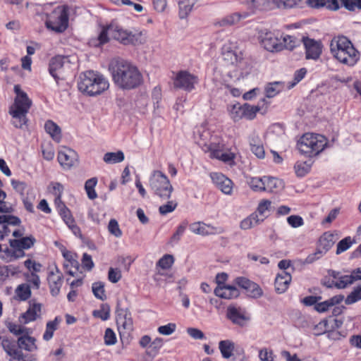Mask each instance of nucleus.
<instances>
[{"mask_svg": "<svg viewBox=\"0 0 361 361\" xmlns=\"http://www.w3.org/2000/svg\"><path fill=\"white\" fill-rule=\"evenodd\" d=\"M356 240L355 239H352L350 236H347L340 240L337 244L336 248V255H340L342 252L348 250L353 244L356 243Z\"/></svg>", "mask_w": 361, "mask_h": 361, "instance_id": "obj_42", "label": "nucleus"}, {"mask_svg": "<svg viewBox=\"0 0 361 361\" xmlns=\"http://www.w3.org/2000/svg\"><path fill=\"white\" fill-rule=\"evenodd\" d=\"M177 206L178 203L176 201H168L166 204L159 207V212L161 215H166L169 213L173 212L177 207Z\"/></svg>", "mask_w": 361, "mask_h": 361, "instance_id": "obj_55", "label": "nucleus"}, {"mask_svg": "<svg viewBox=\"0 0 361 361\" xmlns=\"http://www.w3.org/2000/svg\"><path fill=\"white\" fill-rule=\"evenodd\" d=\"M327 139L321 134L305 133L298 140L299 151L309 157L319 154L327 146Z\"/></svg>", "mask_w": 361, "mask_h": 361, "instance_id": "obj_5", "label": "nucleus"}, {"mask_svg": "<svg viewBox=\"0 0 361 361\" xmlns=\"http://www.w3.org/2000/svg\"><path fill=\"white\" fill-rule=\"evenodd\" d=\"M174 262V257L171 255H164L157 263V266L162 269H169Z\"/></svg>", "mask_w": 361, "mask_h": 361, "instance_id": "obj_50", "label": "nucleus"}, {"mask_svg": "<svg viewBox=\"0 0 361 361\" xmlns=\"http://www.w3.org/2000/svg\"><path fill=\"white\" fill-rule=\"evenodd\" d=\"M5 325L8 328V331L13 334L14 335L23 336V326L16 324V322H13L9 319H6L5 321Z\"/></svg>", "mask_w": 361, "mask_h": 361, "instance_id": "obj_54", "label": "nucleus"}, {"mask_svg": "<svg viewBox=\"0 0 361 361\" xmlns=\"http://www.w3.org/2000/svg\"><path fill=\"white\" fill-rule=\"evenodd\" d=\"M264 176L262 178L254 177L250 179L249 181V185L250 188L254 191H264Z\"/></svg>", "mask_w": 361, "mask_h": 361, "instance_id": "obj_52", "label": "nucleus"}, {"mask_svg": "<svg viewBox=\"0 0 361 361\" xmlns=\"http://www.w3.org/2000/svg\"><path fill=\"white\" fill-rule=\"evenodd\" d=\"M359 280H361V267L352 270L350 274L341 273L339 281H336V288H345Z\"/></svg>", "mask_w": 361, "mask_h": 361, "instance_id": "obj_21", "label": "nucleus"}, {"mask_svg": "<svg viewBox=\"0 0 361 361\" xmlns=\"http://www.w3.org/2000/svg\"><path fill=\"white\" fill-rule=\"evenodd\" d=\"M3 348L10 357V360H20L23 359V336L17 341L5 338L1 342Z\"/></svg>", "mask_w": 361, "mask_h": 361, "instance_id": "obj_14", "label": "nucleus"}, {"mask_svg": "<svg viewBox=\"0 0 361 361\" xmlns=\"http://www.w3.org/2000/svg\"><path fill=\"white\" fill-rule=\"evenodd\" d=\"M282 84L279 82L269 83L265 87L266 97L272 98L278 94L282 90Z\"/></svg>", "mask_w": 361, "mask_h": 361, "instance_id": "obj_41", "label": "nucleus"}, {"mask_svg": "<svg viewBox=\"0 0 361 361\" xmlns=\"http://www.w3.org/2000/svg\"><path fill=\"white\" fill-rule=\"evenodd\" d=\"M97 183V178H90L85 183V189L87 192V195L90 200H94L97 197V194L94 190Z\"/></svg>", "mask_w": 361, "mask_h": 361, "instance_id": "obj_38", "label": "nucleus"}, {"mask_svg": "<svg viewBox=\"0 0 361 361\" xmlns=\"http://www.w3.org/2000/svg\"><path fill=\"white\" fill-rule=\"evenodd\" d=\"M260 43L262 46L269 51H280L283 50V43L271 32H266L260 35Z\"/></svg>", "mask_w": 361, "mask_h": 361, "instance_id": "obj_18", "label": "nucleus"}, {"mask_svg": "<svg viewBox=\"0 0 361 361\" xmlns=\"http://www.w3.org/2000/svg\"><path fill=\"white\" fill-rule=\"evenodd\" d=\"M341 4L348 11L361 10V0H340Z\"/></svg>", "mask_w": 361, "mask_h": 361, "instance_id": "obj_58", "label": "nucleus"}, {"mask_svg": "<svg viewBox=\"0 0 361 361\" xmlns=\"http://www.w3.org/2000/svg\"><path fill=\"white\" fill-rule=\"evenodd\" d=\"M343 299L344 296L343 295H336L324 302H317L316 306L314 307V309L319 313L326 312L330 307L340 304Z\"/></svg>", "mask_w": 361, "mask_h": 361, "instance_id": "obj_27", "label": "nucleus"}, {"mask_svg": "<svg viewBox=\"0 0 361 361\" xmlns=\"http://www.w3.org/2000/svg\"><path fill=\"white\" fill-rule=\"evenodd\" d=\"M57 160L63 169L68 170L77 164L78 155L75 150L63 147L58 152Z\"/></svg>", "mask_w": 361, "mask_h": 361, "instance_id": "obj_15", "label": "nucleus"}, {"mask_svg": "<svg viewBox=\"0 0 361 361\" xmlns=\"http://www.w3.org/2000/svg\"><path fill=\"white\" fill-rule=\"evenodd\" d=\"M63 276L57 267L55 270H51L48 273L47 281L50 289V293L52 296H56L59 294L63 284Z\"/></svg>", "mask_w": 361, "mask_h": 361, "instance_id": "obj_20", "label": "nucleus"}, {"mask_svg": "<svg viewBox=\"0 0 361 361\" xmlns=\"http://www.w3.org/2000/svg\"><path fill=\"white\" fill-rule=\"evenodd\" d=\"M223 145H216L211 143L209 150L211 153V157L219 159L225 163H228L233 160L234 154L233 153L224 152L223 151Z\"/></svg>", "mask_w": 361, "mask_h": 361, "instance_id": "obj_23", "label": "nucleus"}, {"mask_svg": "<svg viewBox=\"0 0 361 361\" xmlns=\"http://www.w3.org/2000/svg\"><path fill=\"white\" fill-rule=\"evenodd\" d=\"M264 191L269 192H275L281 190L283 187V184L281 180L271 177V176H264Z\"/></svg>", "mask_w": 361, "mask_h": 361, "instance_id": "obj_31", "label": "nucleus"}, {"mask_svg": "<svg viewBox=\"0 0 361 361\" xmlns=\"http://www.w3.org/2000/svg\"><path fill=\"white\" fill-rule=\"evenodd\" d=\"M307 4L312 8L326 7L331 11H336L340 8L338 0H307Z\"/></svg>", "mask_w": 361, "mask_h": 361, "instance_id": "obj_28", "label": "nucleus"}, {"mask_svg": "<svg viewBox=\"0 0 361 361\" xmlns=\"http://www.w3.org/2000/svg\"><path fill=\"white\" fill-rule=\"evenodd\" d=\"M124 154L122 151L116 152H107L104 155L103 160L106 164L120 163L124 160Z\"/></svg>", "mask_w": 361, "mask_h": 361, "instance_id": "obj_37", "label": "nucleus"}, {"mask_svg": "<svg viewBox=\"0 0 361 361\" xmlns=\"http://www.w3.org/2000/svg\"><path fill=\"white\" fill-rule=\"evenodd\" d=\"M291 279L290 274L287 271H283L281 274H279L274 281L276 291L278 293H284L288 289Z\"/></svg>", "mask_w": 361, "mask_h": 361, "instance_id": "obj_25", "label": "nucleus"}, {"mask_svg": "<svg viewBox=\"0 0 361 361\" xmlns=\"http://www.w3.org/2000/svg\"><path fill=\"white\" fill-rule=\"evenodd\" d=\"M250 14L248 12L233 13L224 17L219 22L220 26H231L237 24L241 19H245Z\"/></svg>", "mask_w": 361, "mask_h": 361, "instance_id": "obj_29", "label": "nucleus"}, {"mask_svg": "<svg viewBox=\"0 0 361 361\" xmlns=\"http://www.w3.org/2000/svg\"><path fill=\"white\" fill-rule=\"evenodd\" d=\"M116 324L121 342L128 340L133 330L132 315L128 309H118L116 310Z\"/></svg>", "mask_w": 361, "mask_h": 361, "instance_id": "obj_9", "label": "nucleus"}, {"mask_svg": "<svg viewBox=\"0 0 361 361\" xmlns=\"http://www.w3.org/2000/svg\"><path fill=\"white\" fill-rule=\"evenodd\" d=\"M260 110L258 106H252L249 104L243 105V118L248 120H252L255 118L257 113Z\"/></svg>", "mask_w": 361, "mask_h": 361, "instance_id": "obj_44", "label": "nucleus"}, {"mask_svg": "<svg viewBox=\"0 0 361 361\" xmlns=\"http://www.w3.org/2000/svg\"><path fill=\"white\" fill-rule=\"evenodd\" d=\"M24 267L27 272L24 273V278L29 283L32 284V288L39 289L40 286V279L38 275L42 268V264L35 259L29 257L24 261Z\"/></svg>", "mask_w": 361, "mask_h": 361, "instance_id": "obj_12", "label": "nucleus"}, {"mask_svg": "<svg viewBox=\"0 0 361 361\" xmlns=\"http://www.w3.org/2000/svg\"><path fill=\"white\" fill-rule=\"evenodd\" d=\"M329 323L327 319H323L313 326V334L320 336L327 332Z\"/></svg>", "mask_w": 361, "mask_h": 361, "instance_id": "obj_51", "label": "nucleus"}, {"mask_svg": "<svg viewBox=\"0 0 361 361\" xmlns=\"http://www.w3.org/2000/svg\"><path fill=\"white\" fill-rule=\"evenodd\" d=\"M14 91L16 93V97L13 104L9 108V114L12 116V124L17 128L23 126L21 121L23 118V91L20 85L14 86Z\"/></svg>", "mask_w": 361, "mask_h": 361, "instance_id": "obj_10", "label": "nucleus"}, {"mask_svg": "<svg viewBox=\"0 0 361 361\" xmlns=\"http://www.w3.org/2000/svg\"><path fill=\"white\" fill-rule=\"evenodd\" d=\"M302 42L305 49L306 59L316 60L320 56L322 49L320 42L308 37H303Z\"/></svg>", "mask_w": 361, "mask_h": 361, "instance_id": "obj_19", "label": "nucleus"}, {"mask_svg": "<svg viewBox=\"0 0 361 361\" xmlns=\"http://www.w3.org/2000/svg\"><path fill=\"white\" fill-rule=\"evenodd\" d=\"M108 230L111 234L114 235L116 238H120L122 235V231L119 228L118 221L114 219L109 221Z\"/></svg>", "mask_w": 361, "mask_h": 361, "instance_id": "obj_56", "label": "nucleus"}, {"mask_svg": "<svg viewBox=\"0 0 361 361\" xmlns=\"http://www.w3.org/2000/svg\"><path fill=\"white\" fill-rule=\"evenodd\" d=\"M69 10L67 5L56 7L51 13L47 15V28L56 33L63 32L68 27Z\"/></svg>", "mask_w": 361, "mask_h": 361, "instance_id": "obj_7", "label": "nucleus"}, {"mask_svg": "<svg viewBox=\"0 0 361 361\" xmlns=\"http://www.w3.org/2000/svg\"><path fill=\"white\" fill-rule=\"evenodd\" d=\"M330 51L335 59L349 66H354L360 59L359 51L351 41L344 35H338L330 42Z\"/></svg>", "mask_w": 361, "mask_h": 361, "instance_id": "obj_3", "label": "nucleus"}, {"mask_svg": "<svg viewBox=\"0 0 361 361\" xmlns=\"http://www.w3.org/2000/svg\"><path fill=\"white\" fill-rule=\"evenodd\" d=\"M334 243V235L330 232H325L319 238L317 247L325 255L332 247Z\"/></svg>", "mask_w": 361, "mask_h": 361, "instance_id": "obj_26", "label": "nucleus"}, {"mask_svg": "<svg viewBox=\"0 0 361 361\" xmlns=\"http://www.w3.org/2000/svg\"><path fill=\"white\" fill-rule=\"evenodd\" d=\"M195 1L190 2V0H180L178 1L179 6V18L181 19L185 18L192 11Z\"/></svg>", "mask_w": 361, "mask_h": 361, "instance_id": "obj_34", "label": "nucleus"}, {"mask_svg": "<svg viewBox=\"0 0 361 361\" xmlns=\"http://www.w3.org/2000/svg\"><path fill=\"white\" fill-rule=\"evenodd\" d=\"M288 224L293 228H298L304 224L303 219L298 215H291L287 218Z\"/></svg>", "mask_w": 361, "mask_h": 361, "instance_id": "obj_62", "label": "nucleus"}, {"mask_svg": "<svg viewBox=\"0 0 361 361\" xmlns=\"http://www.w3.org/2000/svg\"><path fill=\"white\" fill-rule=\"evenodd\" d=\"M28 303L29 307L24 312V324L35 321L41 316L42 304L37 302L35 299L29 300Z\"/></svg>", "mask_w": 361, "mask_h": 361, "instance_id": "obj_22", "label": "nucleus"}, {"mask_svg": "<svg viewBox=\"0 0 361 361\" xmlns=\"http://www.w3.org/2000/svg\"><path fill=\"white\" fill-rule=\"evenodd\" d=\"M61 319L56 317L52 321H49L47 323L46 330L43 334V339L45 341H49L54 336V332L57 329L58 324Z\"/></svg>", "mask_w": 361, "mask_h": 361, "instance_id": "obj_35", "label": "nucleus"}, {"mask_svg": "<svg viewBox=\"0 0 361 361\" xmlns=\"http://www.w3.org/2000/svg\"><path fill=\"white\" fill-rule=\"evenodd\" d=\"M259 221L260 220L258 219V216L255 214H252L249 217L243 219L240 222V226L242 229L247 230L257 225Z\"/></svg>", "mask_w": 361, "mask_h": 361, "instance_id": "obj_46", "label": "nucleus"}, {"mask_svg": "<svg viewBox=\"0 0 361 361\" xmlns=\"http://www.w3.org/2000/svg\"><path fill=\"white\" fill-rule=\"evenodd\" d=\"M245 290L247 295L252 298H259L263 294V291L260 286L252 281Z\"/></svg>", "mask_w": 361, "mask_h": 361, "instance_id": "obj_47", "label": "nucleus"}, {"mask_svg": "<svg viewBox=\"0 0 361 361\" xmlns=\"http://www.w3.org/2000/svg\"><path fill=\"white\" fill-rule=\"evenodd\" d=\"M199 82L198 77L189 73L187 71H180L177 73L174 80L173 86L176 89L183 90L190 92Z\"/></svg>", "mask_w": 361, "mask_h": 361, "instance_id": "obj_11", "label": "nucleus"}, {"mask_svg": "<svg viewBox=\"0 0 361 361\" xmlns=\"http://www.w3.org/2000/svg\"><path fill=\"white\" fill-rule=\"evenodd\" d=\"M109 34L113 39L124 45H137L145 42V37L142 31L124 30L120 25L112 22L109 25L104 27L99 34L98 45H103L109 42Z\"/></svg>", "mask_w": 361, "mask_h": 361, "instance_id": "obj_2", "label": "nucleus"}, {"mask_svg": "<svg viewBox=\"0 0 361 361\" xmlns=\"http://www.w3.org/2000/svg\"><path fill=\"white\" fill-rule=\"evenodd\" d=\"M300 40L292 35H286L283 37V49L292 51L300 44Z\"/></svg>", "mask_w": 361, "mask_h": 361, "instance_id": "obj_39", "label": "nucleus"}, {"mask_svg": "<svg viewBox=\"0 0 361 361\" xmlns=\"http://www.w3.org/2000/svg\"><path fill=\"white\" fill-rule=\"evenodd\" d=\"M60 216L65 223H71V219H73L70 209L66 205H61L60 208L57 209Z\"/></svg>", "mask_w": 361, "mask_h": 361, "instance_id": "obj_60", "label": "nucleus"}, {"mask_svg": "<svg viewBox=\"0 0 361 361\" xmlns=\"http://www.w3.org/2000/svg\"><path fill=\"white\" fill-rule=\"evenodd\" d=\"M92 293L95 298L102 301L106 299L105 294L104 283L102 281H97L92 283Z\"/></svg>", "mask_w": 361, "mask_h": 361, "instance_id": "obj_40", "label": "nucleus"}, {"mask_svg": "<svg viewBox=\"0 0 361 361\" xmlns=\"http://www.w3.org/2000/svg\"><path fill=\"white\" fill-rule=\"evenodd\" d=\"M11 227L9 226L10 230ZM12 234L16 238L11 239L9 246L1 248V257L6 262L14 261L23 257V233L15 229L12 231Z\"/></svg>", "mask_w": 361, "mask_h": 361, "instance_id": "obj_8", "label": "nucleus"}, {"mask_svg": "<svg viewBox=\"0 0 361 361\" xmlns=\"http://www.w3.org/2000/svg\"><path fill=\"white\" fill-rule=\"evenodd\" d=\"M93 315L95 317H99L103 321H106L110 317V307L107 304H103L101 305L100 309L94 310Z\"/></svg>", "mask_w": 361, "mask_h": 361, "instance_id": "obj_49", "label": "nucleus"}, {"mask_svg": "<svg viewBox=\"0 0 361 361\" xmlns=\"http://www.w3.org/2000/svg\"><path fill=\"white\" fill-rule=\"evenodd\" d=\"M294 169L297 176L303 177L310 172L311 164L307 161H298L295 163Z\"/></svg>", "mask_w": 361, "mask_h": 361, "instance_id": "obj_45", "label": "nucleus"}, {"mask_svg": "<svg viewBox=\"0 0 361 361\" xmlns=\"http://www.w3.org/2000/svg\"><path fill=\"white\" fill-rule=\"evenodd\" d=\"M210 178L215 186L224 194L232 195L233 189V181L221 173L213 172L210 173Z\"/></svg>", "mask_w": 361, "mask_h": 361, "instance_id": "obj_17", "label": "nucleus"}, {"mask_svg": "<svg viewBox=\"0 0 361 361\" xmlns=\"http://www.w3.org/2000/svg\"><path fill=\"white\" fill-rule=\"evenodd\" d=\"M186 331L188 334L195 340H203L206 338L204 334L199 329L190 327L188 328Z\"/></svg>", "mask_w": 361, "mask_h": 361, "instance_id": "obj_63", "label": "nucleus"}, {"mask_svg": "<svg viewBox=\"0 0 361 361\" xmlns=\"http://www.w3.org/2000/svg\"><path fill=\"white\" fill-rule=\"evenodd\" d=\"M189 228L191 232L203 236L219 235L225 232V229L222 226H215L202 221L191 224Z\"/></svg>", "mask_w": 361, "mask_h": 361, "instance_id": "obj_16", "label": "nucleus"}, {"mask_svg": "<svg viewBox=\"0 0 361 361\" xmlns=\"http://www.w3.org/2000/svg\"><path fill=\"white\" fill-rule=\"evenodd\" d=\"M214 294L221 298L230 300L237 298L240 292L234 286L218 285L214 289Z\"/></svg>", "mask_w": 361, "mask_h": 361, "instance_id": "obj_24", "label": "nucleus"}, {"mask_svg": "<svg viewBox=\"0 0 361 361\" xmlns=\"http://www.w3.org/2000/svg\"><path fill=\"white\" fill-rule=\"evenodd\" d=\"M231 116L234 121H238L243 118V105L236 104L233 105L230 111Z\"/></svg>", "mask_w": 361, "mask_h": 361, "instance_id": "obj_57", "label": "nucleus"}, {"mask_svg": "<svg viewBox=\"0 0 361 361\" xmlns=\"http://www.w3.org/2000/svg\"><path fill=\"white\" fill-rule=\"evenodd\" d=\"M176 329V324L175 323H169L166 325L160 326L158 327V332L164 336H169L175 332Z\"/></svg>", "mask_w": 361, "mask_h": 361, "instance_id": "obj_59", "label": "nucleus"}, {"mask_svg": "<svg viewBox=\"0 0 361 361\" xmlns=\"http://www.w3.org/2000/svg\"><path fill=\"white\" fill-rule=\"evenodd\" d=\"M259 358L261 361H274L273 351L264 348L259 351Z\"/></svg>", "mask_w": 361, "mask_h": 361, "instance_id": "obj_64", "label": "nucleus"}, {"mask_svg": "<svg viewBox=\"0 0 361 361\" xmlns=\"http://www.w3.org/2000/svg\"><path fill=\"white\" fill-rule=\"evenodd\" d=\"M109 70L114 85L120 90H135L143 82V76L138 68L128 61L114 59L109 63Z\"/></svg>", "mask_w": 361, "mask_h": 361, "instance_id": "obj_1", "label": "nucleus"}, {"mask_svg": "<svg viewBox=\"0 0 361 361\" xmlns=\"http://www.w3.org/2000/svg\"><path fill=\"white\" fill-rule=\"evenodd\" d=\"M69 65V60L66 56H56L52 57L49 63V73L54 78L56 84L65 79V66Z\"/></svg>", "mask_w": 361, "mask_h": 361, "instance_id": "obj_13", "label": "nucleus"}, {"mask_svg": "<svg viewBox=\"0 0 361 361\" xmlns=\"http://www.w3.org/2000/svg\"><path fill=\"white\" fill-rule=\"evenodd\" d=\"M44 130L55 142H60L62 137L61 129L55 122L47 120L44 123Z\"/></svg>", "mask_w": 361, "mask_h": 361, "instance_id": "obj_30", "label": "nucleus"}, {"mask_svg": "<svg viewBox=\"0 0 361 361\" xmlns=\"http://www.w3.org/2000/svg\"><path fill=\"white\" fill-rule=\"evenodd\" d=\"M361 300V285L355 288L345 300L346 305H351Z\"/></svg>", "mask_w": 361, "mask_h": 361, "instance_id": "obj_48", "label": "nucleus"}, {"mask_svg": "<svg viewBox=\"0 0 361 361\" xmlns=\"http://www.w3.org/2000/svg\"><path fill=\"white\" fill-rule=\"evenodd\" d=\"M219 348L222 357L228 359L233 355L235 343L231 340H223L219 343Z\"/></svg>", "mask_w": 361, "mask_h": 361, "instance_id": "obj_33", "label": "nucleus"}, {"mask_svg": "<svg viewBox=\"0 0 361 361\" xmlns=\"http://www.w3.org/2000/svg\"><path fill=\"white\" fill-rule=\"evenodd\" d=\"M29 329L24 327V350L32 352L37 350L36 339L30 336Z\"/></svg>", "mask_w": 361, "mask_h": 361, "instance_id": "obj_43", "label": "nucleus"}, {"mask_svg": "<svg viewBox=\"0 0 361 361\" xmlns=\"http://www.w3.org/2000/svg\"><path fill=\"white\" fill-rule=\"evenodd\" d=\"M149 185L153 194L161 200L170 199L173 191L169 179L165 173L159 170L152 171L149 179Z\"/></svg>", "mask_w": 361, "mask_h": 361, "instance_id": "obj_6", "label": "nucleus"}, {"mask_svg": "<svg viewBox=\"0 0 361 361\" xmlns=\"http://www.w3.org/2000/svg\"><path fill=\"white\" fill-rule=\"evenodd\" d=\"M269 0H247V5L252 10L251 13H254L256 11L267 10L269 7Z\"/></svg>", "mask_w": 361, "mask_h": 361, "instance_id": "obj_36", "label": "nucleus"}, {"mask_svg": "<svg viewBox=\"0 0 361 361\" xmlns=\"http://www.w3.org/2000/svg\"><path fill=\"white\" fill-rule=\"evenodd\" d=\"M227 318L231 320L233 324H238L240 326L244 325V322L246 319L245 315L235 307H228L226 312Z\"/></svg>", "mask_w": 361, "mask_h": 361, "instance_id": "obj_32", "label": "nucleus"}, {"mask_svg": "<svg viewBox=\"0 0 361 361\" xmlns=\"http://www.w3.org/2000/svg\"><path fill=\"white\" fill-rule=\"evenodd\" d=\"M109 87V80L98 72L88 71L82 73L79 76L78 90L88 96L99 95L106 90Z\"/></svg>", "mask_w": 361, "mask_h": 361, "instance_id": "obj_4", "label": "nucleus"}, {"mask_svg": "<svg viewBox=\"0 0 361 361\" xmlns=\"http://www.w3.org/2000/svg\"><path fill=\"white\" fill-rule=\"evenodd\" d=\"M104 340L106 345H113L117 342L116 335L113 329L107 328L105 330Z\"/></svg>", "mask_w": 361, "mask_h": 361, "instance_id": "obj_53", "label": "nucleus"}, {"mask_svg": "<svg viewBox=\"0 0 361 361\" xmlns=\"http://www.w3.org/2000/svg\"><path fill=\"white\" fill-rule=\"evenodd\" d=\"M324 255V254L319 249H318L317 247L314 252L310 254L305 258V259L303 262V264H312L314 262H316L317 260L321 259Z\"/></svg>", "mask_w": 361, "mask_h": 361, "instance_id": "obj_61", "label": "nucleus"}]
</instances>
